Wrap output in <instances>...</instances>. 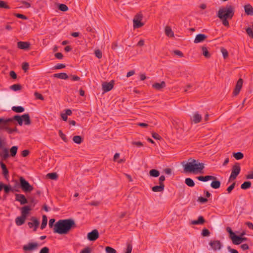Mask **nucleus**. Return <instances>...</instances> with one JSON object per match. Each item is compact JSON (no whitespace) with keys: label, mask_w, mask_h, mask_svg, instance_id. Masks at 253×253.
I'll return each instance as SVG.
<instances>
[{"label":"nucleus","mask_w":253,"mask_h":253,"mask_svg":"<svg viewBox=\"0 0 253 253\" xmlns=\"http://www.w3.org/2000/svg\"><path fill=\"white\" fill-rule=\"evenodd\" d=\"M75 227H76V224L73 219H61L54 225L53 232L59 234H66Z\"/></svg>","instance_id":"obj_1"},{"label":"nucleus","mask_w":253,"mask_h":253,"mask_svg":"<svg viewBox=\"0 0 253 253\" xmlns=\"http://www.w3.org/2000/svg\"><path fill=\"white\" fill-rule=\"evenodd\" d=\"M204 164L200 163L199 160L190 158L188 162L183 165L184 171L194 174L203 173L205 168Z\"/></svg>","instance_id":"obj_2"},{"label":"nucleus","mask_w":253,"mask_h":253,"mask_svg":"<svg viewBox=\"0 0 253 253\" xmlns=\"http://www.w3.org/2000/svg\"><path fill=\"white\" fill-rule=\"evenodd\" d=\"M16 121L17 124L21 126L24 124L25 125L29 126L31 124V121L28 114H24L21 116L15 115L12 118H6L5 119H0V123H14Z\"/></svg>","instance_id":"obj_3"},{"label":"nucleus","mask_w":253,"mask_h":253,"mask_svg":"<svg viewBox=\"0 0 253 253\" xmlns=\"http://www.w3.org/2000/svg\"><path fill=\"white\" fill-rule=\"evenodd\" d=\"M234 7L231 5H227L226 6H222L219 8L217 12V16L218 18L220 15L226 16L228 14L227 18L232 19L234 15Z\"/></svg>","instance_id":"obj_4"},{"label":"nucleus","mask_w":253,"mask_h":253,"mask_svg":"<svg viewBox=\"0 0 253 253\" xmlns=\"http://www.w3.org/2000/svg\"><path fill=\"white\" fill-rule=\"evenodd\" d=\"M19 184L20 188L25 193L31 192L34 189L33 186L22 176L19 177Z\"/></svg>","instance_id":"obj_5"},{"label":"nucleus","mask_w":253,"mask_h":253,"mask_svg":"<svg viewBox=\"0 0 253 253\" xmlns=\"http://www.w3.org/2000/svg\"><path fill=\"white\" fill-rule=\"evenodd\" d=\"M5 118H0V119H5ZM12 123H0V130H4L8 134H12L13 132H18V129L16 126L11 128L9 127V126L11 125Z\"/></svg>","instance_id":"obj_6"},{"label":"nucleus","mask_w":253,"mask_h":253,"mask_svg":"<svg viewBox=\"0 0 253 253\" xmlns=\"http://www.w3.org/2000/svg\"><path fill=\"white\" fill-rule=\"evenodd\" d=\"M241 171V167L238 163H236L232 167L231 173L229 177V180H234L236 178Z\"/></svg>","instance_id":"obj_7"},{"label":"nucleus","mask_w":253,"mask_h":253,"mask_svg":"<svg viewBox=\"0 0 253 253\" xmlns=\"http://www.w3.org/2000/svg\"><path fill=\"white\" fill-rule=\"evenodd\" d=\"M87 239L90 241H94L97 239L99 237V233L96 229L92 230L89 232L87 236Z\"/></svg>","instance_id":"obj_8"},{"label":"nucleus","mask_w":253,"mask_h":253,"mask_svg":"<svg viewBox=\"0 0 253 253\" xmlns=\"http://www.w3.org/2000/svg\"><path fill=\"white\" fill-rule=\"evenodd\" d=\"M114 86V81H112L110 82H104L102 84V90L104 92H108L111 90Z\"/></svg>","instance_id":"obj_9"},{"label":"nucleus","mask_w":253,"mask_h":253,"mask_svg":"<svg viewBox=\"0 0 253 253\" xmlns=\"http://www.w3.org/2000/svg\"><path fill=\"white\" fill-rule=\"evenodd\" d=\"M31 220L32 222H29L28 223V225L30 228L34 227V231H36L39 225L40 222L39 220L35 217H32Z\"/></svg>","instance_id":"obj_10"},{"label":"nucleus","mask_w":253,"mask_h":253,"mask_svg":"<svg viewBox=\"0 0 253 253\" xmlns=\"http://www.w3.org/2000/svg\"><path fill=\"white\" fill-rule=\"evenodd\" d=\"M38 246L37 243H29L23 247V250L24 251L35 250L38 248Z\"/></svg>","instance_id":"obj_11"},{"label":"nucleus","mask_w":253,"mask_h":253,"mask_svg":"<svg viewBox=\"0 0 253 253\" xmlns=\"http://www.w3.org/2000/svg\"><path fill=\"white\" fill-rule=\"evenodd\" d=\"M243 83V80L241 78L239 79L237 81L235 88L233 92V94L234 96H236L239 93L242 88Z\"/></svg>","instance_id":"obj_12"},{"label":"nucleus","mask_w":253,"mask_h":253,"mask_svg":"<svg viewBox=\"0 0 253 253\" xmlns=\"http://www.w3.org/2000/svg\"><path fill=\"white\" fill-rule=\"evenodd\" d=\"M15 200L19 202L21 205H24L28 203L25 196L21 194H15Z\"/></svg>","instance_id":"obj_13"},{"label":"nucleus","mask_w":253,"mask_h":253,"mask_svg":"<svg viewBox=\"0 0 253 253\" xmlns=\"http://www.w3.org/2000/svg\"><path fill=\"white\" fill-rule=\"evenodd\" d=\"M209 244L214 251L219 250L222 246L220 242L218 240L211 241Z\"/></svg>","instance_id":"obj_14"},{"label":"nucleus","mask_w":253,"mask_h":253,"mask_svg":"<svg viewBox=\"0 0 253 253\" xmlns=\"http://www.w3.org/2000/svg\"><path fill=\"white\" fill-rule=\"evenodd\" d=\"M4 189V191L5 193L8 194L10 192H12L14 190V189H12V187L10 185H5L2 182H0V191L2 190V189Z\"/></svg>","instance_id":"obj_15"},{"label":"nucleus","mask_w":253,"mask_h":253,"mask_svg":"<svg viewBox=\"0 0 253 253\" xmlns=\"http://www.w3.org/2000/svg\"><path fill=\"white\" fill-rule=\"evenodd\" d=\"M30 43L28 42H17V47L18 48L23 50H27L30 48Z\"/></svg>","instance_id":"obj_16"},{"label":"nucleus","mask_w":253,"mask_h":253,"mask_svg":"<svg viewBox=\"0 0 253 253\" xmlns=\"http://www.w3.org/2000/svg\"><path fill=\"white\" fill-rule=\"evenodd\" d=\"M202 120V116L198 112H195L193 116L191 117V121L194 124H197L201 122Z\"/></svg>","instance_id":"obj_17"},{"label":"nucleus","mask_w":253,"mask_h":253,"mask_svg":"<svg viewBox=\"0 0 253 253\" xmlns=\"http://www.w3.org/2000/svg\"><path fill=\"white\" fill-rule=\"evenodd\" d=\"M207 38V36L205 34H198L194 41V42L195 43H198L201 42L205 41Z\"/></svg>","instance_id":"obj_18"},{"label":"nucleus","mask_w":253,"mask_h":253,"mask_svg":"<svg viewBox=\"0 0 253 253\" xmlns=\"http://www.w3.org/2000/svg\"><path fill=\"white\" fill-rule=\"evenodd\" d=\"M197 178L198 180L203 182H206L210 180H215L216 179H217L216 177L212 175H206L205 176H199L197 177Z\"/></svg>","instance_id":"obj_19"},{"label":"nucleus","mask_w":253,"mask_h":253,"mask_svg":"<svg viewBox=\"0 0 253 253\" xmlns=\"http://www.w3.org/2000/svg\"><path fill=\"white\" fill-rule=\"evenodd\" d=\"M1 150V151L0 152V157L1 159V161H5L9 156L8 149L3 148V149Z\"/></svg>","instance_id":"obj_20"},{"label":"nucleus","mask_w":253,"mask_h":253,"mask_svg":"<svg viewBox=\"0 0 253 253\" xmlns=\"http://www.w3.org/2000/svg\"><path fill=\"white\" fill-rule=\"evenodd\" d=\"M31 208L29 206H25L23 207L21 210V215L27 217L28 214H29L30 211H31Z\"/></svg>","instance_id":"obj_21"},{"label":"nucleus","mask_w":253,"mask_h":253,"mask_svg":"<svg viewBox=\"0 0 253 253\" xmlns=\"http://www.w3.org/2000/svg\"><path fill=\"white\" fill-rule=\"evenodd\" d=\"M26 219V217L21 215L20 216L16 218L15 223L17 226H21L24 223Z\"/></svg>","instance_id":"obj_22"},{"label":"nucleus","mask_w":253,"mask_h":253,"mask_svg":"<svg viewBox=\"0 0 253 253\" xmlns=\"http://www.w3.org/2000/svg\"><path fill=\"white\" fill-rule=\"evenodd\" d=\"M232 242L235 245H239L242 243V237L237 236L235 234L231 238Z\"/></svg>","instance_id":"obj_23"},{"label":"nucleus","mask_w":253,"mask_h":253,"mask_svg":"<svg viewBox=\"0 0 253 253\" xmlns=\"http://www.w3.org/2000/svg\"><path fill=\"white\" fill-rule=\"evenodd\" d=\"M205 222V220L202 216H199L197 220H193L191 224L193 225L203 224Z\"/></svg>","instance_id":"obj_24"},{"label":"nucleus","mask_w":253,"mask_h":253,"mask_svg":"<svg viewBox=\"0 0 253 253\" xmlns=\"http://www.w3.org/2000/svg\"><path fill=\"white\" fill-rule=\"evenodd\" d=\"M245 11L248 15H253V7L250 4H247L244 6Z\"/></svg>","instance_id":"obj_25"},{"label":"nucleus","mask_w":253,"mask_h":253,"mask_svg":"<svg viewBox=\"0 0 253 253\" xmlns=\"http://www.w3.org/2000/svg\"><path fill=\"white\" fill-rule=\"evenodd\" d=\"M153 88L157 90H161L166 86V83L164 81H162L161 83H155L152 85Z\"/></svg>","instance_id":"obj_26"},{"label":"nucleus","mask_w":253,"mask_h":253,"mask_svg":"<svg viewBox=\"0 0 253 253\" xmlns=\"http://www.w3.org/2000/svg\"><path fill=\"white\" fill-rule=\"evenodd\" d=\"M0 165L2 170V174L5 178H7L8 176V170L6 165L2 161L0 162Z\"/></svg>","instance_id":"obj_27"},{"label":"nucleus","mask_w":253,"mask_h":253,"mask_svg":"<svg viewBox=\"0 0 253 253\" xmlns=\"http://www.w3.org/2000/svg\"><path fill=\"white\" fill-rule=\"evenodd\" d=\"M53 77L56 78L67 80L69 77L65 73H56L53 75Z\"/></svg>","instance_id":"obj_28"},{"label":"nucleus","mask_w":253,"mask_h":253,"mask_svg":"<svg viewBox=\"0 0 253 253\" xmlns=\"http://www.w3.org/2000/svg\"><path fill=\"white\" fill-rule=\"evenodd\" d=\"M165 185L164 184H159V185H156L153 186L152 188V190L153 192H163L164 190Z\"/></svg>","instance_id":"obj_29"},{"label":"nucleus","mask_w":253,"mask_h":253,"mask_svg":"<svg viewBox=\"0 0 253 253\" xmlns=\"http://www.w3.org/2000/svg\"><path fill=\"white\" fill-rule=\"evenodd\" d=\"M226 16L220 15L219 18L222 21V24L224 26H225L226 27H229V23L227 20V19L228 18H227V16H228V14L226 15Z\"/></svg>","instance_id":"obj_30"},{"label":"nucleus","mask_w":253,"mask_h":253,"mask_svg":"<svg viewBox=\"0 0 253 253\" xmlns=\"http://www.w3.org/2000/svg\"><path fill=\"white\" fill-rule=\"evenodd\" d=\"M165 34L166 35L169 37H173L174 33L171 30V28L169 26H166L165 28Z\"/></svg>","instance_id":"obj_31"},{"label":"nucleus","mask_w":253,"mask_h":253,"mask_svg":"<svg viewBox=\"0 0 253 253\" xmlns=\"http://www.w3.org/2000/svg\"><path fill=\"white\" fill-rule=\"evenodd\" d=\"M221 185V182L220 181L217 180L216 179L215 180H213L211 184V186L214 189H218L220 187Z\"/></svg>","instance_id":"obj_32"},{"label":"nucleus","mask_w":253,"mask_h":253,"mask_svg":"<svg viewBox=\"0 0 253 253\" xmlns=\"http://www.w3.org/2000/svg\"><path fill=\"white\" fill-rule=\"evenodd\" d=\"M133 27L134 28H139L143 26L144 24L141 22V21L137 20L136 18H134L133 20Z\"/></svg>","instance_id":"obj_33"},{"label":"nucleus","mask_w":253,"mask_h":253,"mask_svg":"<svg viewBox=\"0 0 253 253\" xmlns=\"http://www.w3.org/2000/svg\"><path fill=\"white\" fill-rule=\"evenodd\" d=\"M12 110L16 113H22L25 110L24 108L22 106H13L11 108Z\"/></svg>","instance_id":"obj_34"},{"label":"nucleus","mask_w":253,"mask_h":253,"mask_svg":"<svg viewBox=\"0 0 253 253\" xmlns=\"http://www.w3.org/2000/svg\"><path fill=\"white\" fill-rule=\"evenodd\" d=\"M73 141L78 144H80L83 141V138L79 135H76L73 138Z\"/></svg>","instance_id":"obj_35"},{"label":"nucleus","mask_w":253,"mask_h":253,"mask_svg":"<svg viewBox=\"0 0 253 253\" xmlns=\"http://www.w3.org/2000/svg\"><path fill=\"white\" fill-rule=\"evenodd\" d=\"M47 223V218L45 215H42V223L41 226V229H43L45 228Z\"/></svg>","instance_id":"obj_36"},{"label":"nucleus","mask_w":253,"mask_h":253,"mask_svg":"<svg viewBox=\"0 0 253 253\" xmlns=\"http://www.w3.org/2000/svg\"><path fill=\"white\" fill-rule=\"evenodd\" d=\"M150 175L154 177H158L160 175V172L155 169H152L149 171Z\"/></svg>","instance_id":"obj_37"},{"label":"nucleus","mask_w":253,"mask_h":253,"mask_svg":"<svg viewBox=\"0 0 253 253\" xmlns=\"http://www.w3.org/2000/svg\"><path fill=\"white\" fill-rule=\"evenodd\" d=\"M185 184L189 187H193L195 185V183L193 179L190 178H186L185 180Z\"/></svg>","instance_id":"obj_38"},{"label":"nucleus","mask_w":253,"mask_h":253,"mask_svg":"<svg viewBox=\"0 0 253 253\" xmlns=\"http://www.w3.org/2000/svg\"><path fill=\"white\" fill-rule=\"evenodd\" d=\"M251 182L250 181H245L241 186L242 189H247L251 187Z\"/></svg>","instance_id":"obj_39"},{"label":"nucleus","mask_w":253,"mask_h":253,"mask_svg":"<svg viewBox=\"0 0 253 253\" xmlns=\"http://www.w3.org/2000/svg\"><path fill=\"white\" fill-rule=\"evenodd\" d=\"M18 147L16 146H12L10 149V156L14 157L17 152Z\"/></svg>","instance_id":"obj_40"},{"label":"nucleus","mask_w":253,"mask_h":253,"mask_svg":"<svg viewBox=\"0 0 253 253\" xmlns=\"http://www.w3.org/2000/svg\"><path fill=\"white\" fill-rule=\"evenodd\" d=\"M233 155L234 158L237 160H241L243 159L244 157V154L240 152L233 153Z\"/></svg>","instance_id":"obj_41"},{"label":"nucleus","mask_w":253,"mask_h":253,"mask_svg":"<svg viewBox=\"0 0 253 253\" xmlns=\"http://www.w3.org/2000/svg\"><path fill=\"white\" fill-rule=\"evenodd\" d=\"M202 50L203 52V55L206 58H209L211 56L210 54L209 53L208 49L205 46H202Z\"/></svg>","instance_id":"obj_42"},{"label":"nucleus","mask_w":253,"mask_h":253,"mask_svg":"<svg viewBox=\"0 0 253 253\" xmlns=\"http://www.w3.org/2000/svg\"><path fill=\"white\" fill-rule=\"evenodd\" d=\"M46 176L52 180H56L58 178V175L55 172L49 173L46 175Z\"/></svg>","instance_id":"obj_43"},{"label":"nucleus","mask_w":253,"mask_h":253,"mask_svg":"<svg viewBox=\"0 0 253 253\" xmlns=\"http://www.w3.org/2000/svg\"><path fill=\"white\" fill-rule=\"evenodd\" d=\"M58 8L60 11H67L68 10V6L65 4H59L58 5Z\"/></svg>","instance_id":"obj_44"},{"label":"nucleus","mask_w":253,"mask_h":253,"mask_svg":"<svg viewBox=\"0 0 253 253\" xmlns=\"http://www.w3.org/2000/svg\"><path fill=\"white\" fill-rule=\"evenodd\" d=\"M20 184H19V182H18L17 180L15 181V185L13 186V187H12V189H14L15 190H14L12 192H19V188H20Z\"/></svg>","instance_id":"obj_45"},{"label":"nucleus","mask_w":253,"mask_h":253,"mask_svg":"<svg viewBox=\"0 0 253 253\" xmlns=\"http://www.w3.org/2000/svg\"><path fill=\"white\" fill-rule=\"evenodd\" d=\"M105 251L107 253H117L116 251L114 249L109 246L105 248Z\"/></svg>","instance_id":"obj_46"},{"label":"nucleus","mask_w":253,"mask_h":253,"mask_svg":"<svg viewBox=\"0 0 253 253\" xmlns=\"http://www.w3.org/2000/svg\"><path fill=\"white\" fill-rule=\"evenodd\" d=\"M10 88L14 91H17L21 88V86L18 84H14L10 86Z\"/></svg>","instance_id":"obj_47"},{"label":"nucleus","mask_w":253,"mask_h":253,"mask_svg":"<svg viewBox=\"0 0 253 253\" xmlns=\"http://www.w3.org/2000/svg\"><path fill=\"white\" fill-rule=\"evenodd\" d=\"M132 250V246L130 243H126V253H131Z\"/></svg>","instance_id":"obj_48"},{"label":"nucleus","mask_w":253,"mask_h":253,"mask_svg":"<svg viewBox=\"0 0 253 253\" xmlns=\"http://www.w3.org/2000/svg\"><path fill=\"white\" fill-rule=\"evenodd\" d=\"M246 32H247V34L250 38H253V31L252 28H251L250 27L247 28L246 29Z\"/></svg>","instance_id":"obj_49"},{"label":"nucleus","mask_w":253,"mask_h":253,"mask_svg":"<svg viewBox=\"0 0 253 253\" xmlns=\"http://www.w3.org/2000/svg\"><path fill=\"white\" fill-rule=\"evenodd\" d=\"M210 235V232L208 229L205 228L202 230V235L203 236H204V237L209 236Z\"/></svg>","instance_id":"obj_50"},{"label":"nucleus","mask_w":253,"mask_h":253,"mask_svg":"<svg viewBox=\"0 0 253 253\" xmlns=\"http://www.w3.org/2000/svg\"><path fill=\"white\" fill-rule=\"evenodd\" d=\"M59 135L60 136V137L61 138V139L65 142H67V138L65 135V134H64L63 132L60 130L59 131Z\"/></svg>","instance_id":"obj_51"},{"label":"nucleus","mask_w":253,"mask_h":253,"mask_svg":"<svg viewBox=\"0 0 253 253\" xmlns=\"http://www.w3.org/2000/svg\"><path fill=\"white\" fill-rule=\"evenodd\" d=\"M0 8L9 9L10 7L4 1L0 0Z\"/></svg>","instance_id":"obj_52"},{"label":"nucleus","mask_w":253,"mask_h":253,"mask_svg":"<svg viewBox=\"0 0 253 253\" xmlns=\"http://www.w3.org/2000/svg\"><path fill=\"white\" fill-rule=\"evenodd\" d=\"M236 183L233 182L230 186L227 188V191L228 193H230L231 191L234 189Z\"/></svg>","instance_id":"obj_53"},{"label":"nucleus","mask_w":253,"mask_h":253,"mask_svg":"<svg viewBox=\"0 0 253 253\" xmlns=\"http://www.w3.org/2000/svg\"><path fill=\"white\" fill-rule=\"evenodd\" d=\"M94 54L96 57L99 59L102 57V52L99 49L95 50L94 51Z\"/></svg>","instance_id":"obj_54"},{"label":"nucleus","mask_w":253,"mask_h":253,"mask_svg":"<svg viewBox=\"0 0 253 253\" xmlns=\"http://www.w3.org/2000/svg\"><path fill=\"white\" fill-rule=\"evenodd\" d=\"M221 52L222 53L224 58L226 59L228 55V51H227V50L225 48H222L221 49Z\"/></svg>","instance_id":"obj_55"},{"label":"nucleus","mask_w":253,"mask_h":253,"mask_svg":"<svg viewBox=\"0 0 253 253\" xmlns=\"http://www.w3.org/2000/svg\"><path fill=\"white\" fill-rule=\"evenodd\" d=\"M15 16L17 18H21V19H24V20H26L28 19L27 16H26L25 15H24L23 14H22L16 13L15 14Z\"/></svg>","instance_id":"obj_56"},{"label":"nucleus","mask_w":253,"mask_h":253,"mask_svg":"<svg viewBox=\"0 0 253 253\" xmlns=\"http://www.w3.org/2000/svg\"><path fill=\"white\" fill-rule=\"evenodd\" d=\"M39 253H49V250L48 247H45L42 248Z\"/></svg>","instance_id":"obj_57"},{"label":"nucleus","mask_w":253,"mask_h":253,"mask_svg":"<svg viewBox=\"0 0 253 253\" xmlns=\"http://www.w3.org/2000/svg\"><path fill=\"white\" fill-rule=\"evenodd\" d=\"M152 136L154 139L157 140H160L162 138L161 136L156 132H153L152 133Z\"/></svg>","instance_id":"obj_58"},{"label":"nucleus","mask_w":253,"mask_h":253,"mask_svg":"<svg viewBox=\"0 0 253 253\" xmlns=\"http://www.w3.org/2000/svg\"><path fill=\"white\" fill-rule=\"evenodd\" d=\"M173 53L176 55H177V56H179L180 57H182L184 56L183 53L181 51H180V50H174L173 51Z\"/></svg>","instance_id":"obj_59"},{"label":"nucleus","mask_w":253,"mask_h":253,"mask_svg":"<svg viewBox=\"0 0 253 253\" xmlns=\"http://www.w3.org/2000/svg\"><path fill=\"white\" fill-rule=\"evenodd\" d=\"M35 96L37 99H40L41 100H43L44 99L43 96L38 92H36L35 93Z\"/></svg>","instance_id":"obj_60"},{"label":"nucleus","mask_w":253,"mask_h":253,"mask_svg":"<svg viewBox=\"0 0 253 253\" xmlns=\"http://www.w3.org/2000/svg\"><path fill=\"white\" fill-rule=\"evenodd\" d=\"M22 69L24 70V71L25 72H26L28 70V69L29 68V64H28V63H27V62L24 63L23 64V65H22Z\"/></svg>","instance_id":"obj_61"},{"label":"nucleus","mask_w":253,"mask_h":253,"mask_svg":"<svg viewBox=\"0 0 253 253\" xmlns=\"http://www.w3.org/2000/svg\"><path fill=\"white\" fill-rule=\"evenodd\" d=\"M198 201L202 203H205L208 201V199L203 197H199L198 199Z\"/></svg>","instance_id":"obj_62"},{"label":"nucleus","mask_w":253,"mask_h":253,"mask_svg":"<svg viewBox=\"0 0 253 253\" xmlns=\"http://www.w3.org/2000/svg\"><path fill=\"white\" fill-rule=\"evenodd\" d=\"M65 67V65L63 64H58L55 67L54 69H61L64 68Z\"/></svg>","instance_id":"obj_63"},{"label":"nucleus","mask_w":253,"mask_h":253,"mask_svg":"<svg viewBox=\"0 0 253 253\" xmlns=\"http://www.w3.org/2000/svg\"><path fill=\"white\" fill-rule=\"evenodd\" d=\"M91 250L89 247H86L81 251L80 253H90Z\"/></svg>","instance_id":"obj_64"}]
</instances>
